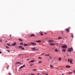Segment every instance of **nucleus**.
I'll return each instance as SVG.
<instances>
[{
  "label": "nucleus",
  "instance_id": "nucleus-1",
  "mask_svg": "<svg viewBox=\"0 0 75 75\" xmlns=\"http://www.w3.org/2000/svg\"><path fill=\"white\" fill-rule=\"evenodd\" d=\"M73 47H71V48H69L68 50V52H72V51H73Z\"/></svg>",
  "mask_w": 75,
  "mask_h": 75
},
{
  "label": "nucleus",
  "instance_id": "nucleus-2",
  "mask_svg": "<svg viewBox=\"0 0 75 75\" xmlns=\"http://www.w3.org/2000/svg\"><path fill=\"white\" fill-rule=\"evenodd\" d=\"M19 48H21V50H23L25 49L24 47H22L21 46H19Z\"/></svg>",
  "mask_w": 75,
  "mask_h": 75
},
{
  "label": "nucleus",
  "instance_id": "nucleus-3",
  "mask_svg": "<svg viewBox=\"0 0 75 75\" xmlns=\"http://www.w3.org/2000/svg\"><path fill=\"white\" fill-rule=\"evenodd\" d=\"M30 44H31L32 45H37V44L36 43H34V42H30Z\"/></svg>",
  "mask_w": 75,
  "mask_h": 75
},
{
  "label": "nucleus",
  "instance_id": "nucleus-4",
  "mask_svg": "<svg viewBox=\"0 0 75 75\" xmlns=\"http://www.w3.org/2000/svg\"><path fill=\"white\" fill-rule=\"evenodd\" d=\"M67 47V45H64L62 47L63 48H66Z\"/></svg>",
  "mask_w": 75,
  "mask_h": 75
},
{
  "label": "nucleus",
  "instance_id": "nucleus-5",
  "mask_svg": "<svg viewBox=\"0 0 75 75\" xmlns=\"http://www.w3.org/2000/svg\"><path fill=\"white\" fill-rule=\"evenodd\" d=\"M54 51L56 52H59V50H58V49L57 48L55 49L54 50Z\"/></svg>",
  "mask_w": 75,
  "mask_h": 75
},
{
  "label": "nucleus",
  "instance_id": "nucleus-6",
  "mask_svg": "<svg viewBox=\"0 0 75 75\" xmlns=\"http://www.w3.org/2000/svg\"><path fill=\"white\" fill-rule=\"evenodd\" d=\"M25 64H23V65L20 67L19 68H21V69L23 68H24V67H25Z\"/></svg>",
  "mask_w": 75,
  "mask_h": 75
},
{
  "label": "nucleus",
  "instance_id": "nucleus-7",
  "mask_svg": "<svg viewBox=\"0 0 75 75\" xmlns=\"http://www.w3.org/2000/svg\"><path fill=\"white\" fill-rule=\"evenodd\" d=\"M48 41V42H52L53 40H49Z\"/></svg>",
  "mask_w": 75,
  "mask_h": 75
},
{
  "label": "nucleus",
  "instance_id": "nucleus-8",
  "mask_svg": "<svg viewBox=\"0 0 75 75\" xmlns=\"http://www.w3.org/2000/svg\"><path fill=\"white\" fill-rule=\"evenodd\" d=\"M35 42H39V43H40V42H41V40H36L35 41Z\"/></svg>",
  "mask_w": 75,
  "mask_h": 75
},
{
  "label": "nucleus",
  "instance_id": "nucleus-9",
  "mask_svg": "<svg viewBox=\"0 0 75 75\" xmlns=\"http://www.w3.org/2000/svg\"><path fill=\"white\" fill-rule=\"evenodd\" d=\"M40 35H43V34H42V33H43V32L42 33L41 32V31H40Z\"/></svg>",
  "mask_w": 75,
  "mask_h": 75
},
{
  "label": "nucleus",
  "instance_id": "nucleus-10",
  "mask_svg": "<svg viewBox=\"0 0 75 75\" xmlns=\"http://www.w3.org/2000/svg\"><path fill=\"white\" fill-rule=\"evenodd\" d=\"M62 51L63 52H66V49H63L62 50Z\"/></svg>",
  "mask_w": 75,
  "mask_h": 75
},
{
  "label": "nucleus",
  "instance_id": "nucleus-11",
  "mask_svg": "<svg viewBox=\"0 0 75 75\" xmlns=\"http://www.w3.org/2000/svg\"><path fill=\"white\" fill-rule=\"evenodd\" d=\"M66 31L67 32H69V29L68 28H67L66 29Z\"/></svg>",
  "mask_w": 75,
  "mask_h": 75
},
{
  "label": "nucleus",
  "instance_id": "nucleus-12",
  "mask_svg": "<svg viewBox=\"0 0 75 75\" xmlns=\"http://www.w3.org/2000/svg\"><path fill=\"white\" fill-rule=\"evenodd\" d=\"M16 42H14L13 43L12 45H13V46H15V45H16Z\"/></svg>",
  "mask_w": 75,
  "mask_h": 75
},
{
  "label": "nucleus",
  "instance_id": "nucleus-13",
  "mask_svg": "<svg viewBox=\"0 0 75 75\" xmlns=\"http://www.w3.org/2000/svg\"><path fill=\"white\" fill-rule=\"evenodd\" d=\"M31 50H32L33 51H35V47L31 48Z\"/></svg>",
  "mask_w": 75,
  "mask_h": 75
},
{
  "label": "nucleus",
  "instance_id": "nucleus-14",
  "mask_svg": "<svg viewBox=\"0 0 75 75\" xmlns=\"http://www.w3.org/2000/svg\"><path fill=\"white\" fill-rule=\"evenodd\" d=\"M30 37H35V35L34 34H31Z\"/></svg>",
  "mask_w": 75,
  "mask_h": 75
},
{
  "label": "nucleus",
  "instance_id": "nucleus-15",
  "mask_svg": "<svg viewBox=\"0 0 75 75\" xmlns=\"http://www.w3.org/2000/svg\"><path fill=\"white\" fill-rule=\"evenodd\" d=\"M66 67L67 68H70L71 67V66L68 65H67L66 66Z\"/></svg>",
  "mask_w": 75,
  "mask_h": 75
},
{
  "label": "nucleus",
  "instance_id": "nucleus-16",
  "mask_svg": "<svg viewBox=\"0 0 75 75\" xmlns=\"http://www.w3.org/2000/svg\"><path fill=\"white\" fill-rule=\"evenodd\" d=\"M50 45H54L55 44L54 43H50Z\"/></svg>",
  "mask_w": 75,
  "mask_h": 75
},
{
  "label": "nucleus",
  "instance_id": "nucleus-17",
  "mask_svg": "<svg viewBox=\"0 0 75 75\" xmlns=\"http://www.w3.org/2000/svg\"><path fill=\"white\" fill-rule=\"evenodd\" d=\"M37 70V69H34L33 70V71H36Z\"/></svg>",
  "mask_w": 75,
  "mask_h": 75
},
{
  "label": "nucleus",
  "instance_id": "nucleus-18",
  "mask_svg": "<svg viewBox=\"0 0 75 75\" xmlns=\"http://www.w3.org/2000/svg\"><path fill=\"white\" fill-rule=\"evenodd\" d=\"M62 38L61 37L59 36L58 38V40H60V39H61Z\"/></svg>",
  "mask_w": 75,
  "mask_h": 75
},
{
  "label": "nucleus",
  "instance_id": "nucleus-19",
  "mask_svg": "<svg viewBox=\"0 0 75 75\" xmlns=\"http://www.w3.org/2000/svg\"><path fill=\"white\" fill-rule=\"evenodd\" d=\"M16 64H21V63L20 62H17Z\"/></svg>",
  "mask_w": 75,
  "mask_h": 75
},
{
  "label": "nucleus",
  "instance_id": "nucleus-20",
  "mask_svg": "<svg viewBox=\"0 0 75 75\" xmlns=\"http://www.w3.org/2000/svg\"><path fill=\"white\" fill-rule=\"evenodd\" d=\"M34 61H35V60H31L30 61V62H34Z\"/></svg>",
  "mask_w": 75,
  "mask_h": 75
},
{
  "label": "nucleus",
  "instance_id": "nucleus-21",
  "mask_svg": "<svg viewBox=\"0 0 75 75\" xmlns=\"http://www.w3.org/2000/svg\"><path fill=\"white\" fill-rule=\"evenodd\" d=\"M58 59L59 61H61V57H59L58 58Z\"/></svg>",
  "mask_w": 75,
  "mask_h": 75
},
{
  "label": "nucleus",
  "instance_id": "nucleus-22",
  "mask_svg": "<svg viewBox=\"0 0 75 75\" xmlns=\"http://www.w3.org/2000/svg\"><path fill=\"white\" fill-rule=\"evenodd\" d=\"M28 45V44H24V46H27V45Z\"/></svg>",
  "mask_w": 75,
  "mask_h": 75
},
{
  "label": "nucleus",
  "instance_id": "nucleus-23",
  "mask_svg": "<svg viewBox=\"0 0 75 75\" xmlns=\"http://www.w3.org/2000/svg\"><path fill=\"white\" fill-rule=\"evenodd\" d=\"M51 68H53V66L52 65H50Z\"/></svg>",
  "mask_w": 75,
  "mask_h": 75
},
{
  "label": "nucleus",
  "instance_id": "nucleus-24",
  "mask_svg": "<svg viewBox=\"0 0 75 75\" xmlns=\"http://www.w3.org/2000/svg\"><path fill=\"white\" fill-rule=\"evenodd\" d=\"M72 62V60H70V62L71 64H73V63Z\"/></svg>",
  "mask_w": 75,
  "mask_h": 75
},
{
  "label": "nucleus",
  "instance_id": "nucleus-25",
  "mask_svg": "<svg viewBox=\"0 0 75 75\" xmlns=\"http://www.w3.org/2000/svg\"><path fill=\"white\" fill-rule=\"evenodd\" d=\"M45 56H50V54H45Z\"/></svg>",
  "mask_w": 75,
  "mask_h": 75
},
{
  "label": "nucleus",
  "instance_id": "nucleus-26",
  "mask_svg": "<svg viewBox=\"0 0 75 75\" xmlns=\"http://www.w3.org/2000/svg\"><path fill=\"white\" fill-rule=\"evenodd\" d=\"M62 33L63 34H64V31H61Z\"/></svg>",
  "mask_w": 75,
  "mask_h": 75
},
{
  "label": "nucleus",
  "instance_id": "nucleus-27",
  "mask_svg": "<svg viewBox=\"0 0 75 75\" xmlns=\"http://www.w3.org/2000/svg\"><path fill=\"white\" fill-rule=\"evenodd\" d=\"M8 67H9V65H8L7 67V69H8Z\"/></svg>",
  "mask_w": 75,
  "mask_h": 75
},
{
  "label": "nucleus",
  "instance_id": "nucleus-28",
  "mask_svg": "<svg viewBox=\"0 0 75 75\" xmlns=\"http://www.w3.org/2000/svg\"><path fill=\"white\" fill-rule=\"evenodd\" d=\"M38 64H41V61H39L38 62Z\"/></svg>",
  "mask_w": 75,
  "mask_h": 75
},
{
  "label": "nucleus",
  "instance_id": "nucleus-29",
  "mask_svg": "<svg viewBox=\"0 0 75 75\" xmlns=\"http://www.w3.org/2000/svg\"><path fill=\"white\" fill-rule=\"evenodd\" d=\"M71 37H72V38L74 37V36H73V34L72 33H71Z\"/></svg>",
  "mask_w": 75,
  "mask_h": 75
},
{
  "label": "nucleus",
  "instance_id": "nucleus-30",
  "mask_svg": "<svg viewBox=\"0 0 75 75\" xmlns=\"http://www.w3.org/2000/svg\"><path fill=\"white\" fill-rule=\"evenodd\" d=\"M19 40L20 41H23V40H21V39H19Z\"/></svg>",
  "mask_w": 75,
  "mask_h": 75
},
{
  "label": "nucleus",
  "instance_id": "nucleus-31",
  "mask_svg": "<svg viewBox=\"0 0 75 75\" xmlns=\"http://www.w3.org/2000/svg\"><path fill=\"white\" fill-rule=\"evenodd\" d=\"M7 45H8V46H11L9 44H7Z\"/></svg>",
  "mask_w": 75,
  "mask_h": 75
},
{
  "label": "nucleus",
  "instance_id": "nucleus-32",
  "mask_svg": "<svg viewBox=\"0 0 75 75\" xmlns=\"http://www.w3.org/2000/svg\"><path fill=\"white\" fill-rule=\"evenodd\" d=\"M56 45H58V43H56Z\"/></svg>",
  "mask_w": 75,
  "mask_h": 75
},
{
  "label": "nucleus",
  "instance_id": "nucleus-33",
  "mask_svg": "<svg viewBox=\"0 0 75 75\" xmlns=\"http://www.w3.org/2000/svg\"><path fill=\"white\" fill-rule=\"evenodd\" d=\"M6 48H9V47L8 46H6Z\"/></svg>",
  "mask_w": 75,
  "mask_h": 75
},
{
  "label": "nucleus",
  "instance_id": "nucleus-34",
  "mask_svg": "<svg viewBox=\"0 0 75 75\" xmlns=\"http://www.w3.org/2000/svg\"><path fill=\"white\" fill-rule=\"evenodd\" d=\"M23 43H21L20 44V45H23Z\"/></svg>",
  "mask_w": 75,
  "mask_h": 75
},
{
  "label": "nucleus",
  "instance_id": "nucleus-35",
  "mask_svg": "<svg viewBox=\"0 0 75 75\" xmlns=\"http://www.w3.org/2000/svg\"><path fill=\"white\" fill-rule=\"evenodd\" d=\"M68 62H70V61H71V60L69 59H68Z\"/></svg>",
  "mask_w": 75,
  "mask_h": 75
},
{
  "label": "nucleus",
  "instance_id": "nucleus-36",
  "mask_svg": "<svg viewBox=\"0 0 75 75\" xmlns=\"http://www.w3.org/2000/svg\"><path fill=\"white\" fill-rule=\"evenodd\" d=\"M73 73H74L75 74V70H74L73 71Z\"/></svg>",
  "mask_w": 75,
  "mask_h": 75
},
{
  "label": "nucleus",
  "instance_id": "nucleus-37",
  "mask_svg": "<svg viewBox=\"0 0 75 75\" xmlns=\"http://www.w3.org/2000/svg\"><path fill=\"white\" fill-rule=\"evenodd\" d=\"M42 58L40 57H39V59H42Z\"/></svg>",
  "mask_w": 75,
  "mask_h": 75
},
{
  "label": "nucleus",
  "instance_id": "nucleus-38",
  "mask_svg": "<svg viewBox=\"0 0 75 75\" xmlns=\"http://www.w3.org/2000/svg\"><path fill=\"white\" fill-rule=\"evenodd\" d=\"M6 51H7V52H10V50H7Z\"/></svg>",
  "mask_w": 75,
  "mask_h": 75
},
{
  "label": "nucleus",
  "instance_id": "nucleus-39",
  "mask_svg": "<svg viewBox=\"0 0 75 75\" xmlns=\"http://www.w3.org/2000/svg\"><path fill=\"white\" fill-rule=\"evenodd\" d=\"M69 74H72V72H69Z\"/></svg>",
  "mask_w": 75,
  "mask_h": 75
},
{
  "label": "nucleus",
  "instance_id": "nucleus-40",
  "mask_svg": "<svg viewBox=\"0 0 75 75\" xmlns=\"http://www.w3.org/2000/svg\"><path fill=\"white\" fill-rule=\"evenodd\" d=\"M31 75H35V74H31Z\"/></svg>",
  "mask_w": 75,
  "mask_h": 75
},
{
  "label": "nucleus",
  "instance_id": "nucleus-41",
  "mask_svg": "<svg viewBox=\"0 0 75 75\" xmlns=\"http://www.w3.org/2000/svg\"><path fill=\"white\" fill-rule=\"evenodd\" d=\"M0 42H2V40H0Z\"/></svg>",
  "mask_w": 75,
  "mask_h": 75
},
{
  "label": "nucleus",
  "instance_id": "nucleus-42",
  "mask_svg": "<svg viewBox=\"0 0 75 75\" xmlns=\"http://www.w3.org/2000/svg\"><path fill=\"white\" fill-rule=\"evenodd\" d=\"M8 74H9V75H11V73H8Z\"/></svg>",
  "mask_w": 75,
  "mask_h": 75
},
{
  "label": "nucleus",
  "instance_id": "nucleus-43",
  "mask_svg": "<svg viewBox=\"0 0 75 75\" xmlns=\"http://www.w3.org/2000/svg\"><path fill=\"white\" fill-rule=\"evenodd\" d=\"M50 58H51V59H52V57H51V56H50Z\"/></svg>",
  "mask_w": 75,
  "mask_h": 75
},
{
  "label": "nucleus",
  "instance_id": "nucleus-44",
  "mask_svg": "<svg viewBox=\"0 0 75 75\" xmlns=\"http://www.w3.org/2000/svg\"><path fill=\"white\" fill-rule=\"evenodd\" d=\"M2 53V52L1 51H0V54H1Z\"/></svg>",
  "mask_w": 75,
  "mask_h": 75
},
{
  "label": "nucleus",
  "instance_id": "nucleus-45",
  "mask_svg": "<svg viewBox=\"0 0 75 75\" xmlns=\"http://www.w3.org/2000/svg\"><path fill=\"white\" fill-rule=\"evenodd\" d=\"M31 45V44H28V45Z\"/></svg>",
  "mask_w": 75,
  "mask_h": 75
},
{
  "label": "nucleus",
  "instance_id": "nucleus-46",
  "mask_svg": "<svg viewBox=\"0 0 75 75\" xmlns=\"http://www.w3.org/2000/svg\"><path fill=\"white\" fill-rule=\"evenodd\" d=\"M30 66H33V64L30 65Z\"/></svg>",
  "mask_w": 75,
  "mask_h": 75
},
{
  "label": "nucleus",
  "instance_id": "nucleus-47",
  "mask_svg": "<svg viewBox=\"0 0 75 75\" xmlns=\"http://www.w3.org/2000/svg\"><path fill=\"white\" fill-rule=\"evenodd\" d=\"M35 50H38V49H35Z\"/></svg>",
  "mask_w": 75,
  "mask_h": 75
},
{
  "label": "nucleus",
  "instance_id": "nucleus-48",
  "mask_svg": "<svg viewBox=\"0 0 75 75\" xmlns=\"http://www.w3.org/2000/svg\"><path fill=\"white\" fill-rule=\"evenodd\" d=\"M37 75H40V73L37 74Z\"/></svg>",
  "mask_w": 75,
  "mask_h": 75
},
{
  "label": "nucleus",
  "instance_id": "nucleus-49",
  "mask_svg": "<svg viewBox=\"0 0 75 75\" xmlns=\"http://www.w3.org/2000/svg\"><path fill=\"white\" fill-rule=\"evenodd\" d=\"M67 55L68 56H69V54H67Z\"/></svg>",
  "mask_w": 75,
  "mask_h": 75
},
{
  "label": "nucleus",
  "instance_id": "nucleus-50",
  "mask_svg": "<svg viewBox=\"0 0 75 75\" xmlns=\"http://www.w3.org/2000/svg\"><path fill=\"white\" fill-rule=\"evenodd\" d=\"M44 54L42 53V54H41V55H44Z\"/></svg>",
  "mask_w": 75,
  "mask_h": 75
},
{
  "label": "nucleus",
  "instance_id": "nucleus-51",
  "mask_svg": "<svg viewBox=\"0 0 75 75\" xmlns=\"http://www.w3.org/2000/svg\"><path fill=\"white\" fill-rule=\"evenodd\" d=\"M11 35L10 34V37H11Z\"/></svg>",
  "mask_w": 75,
  "mask_h": 75
},
{
  "label": "nucleus",
  "instance_id": "nucleus-52",
  "mask_svg": "<svg viewBox=\"0 0 75 75\" xmlns=\"http://www.w3.org/2000/svg\"><path fill=\"white\" fill-rule=\"evenodd\" d=\"M45 75H48V74H46Z\"/></svg>",
  "mask_w": 75,
  "mask_h": 75
},
{
  "label": "nucleus",
  "instance_id": "nucleus-53",
  "mask_svg": "<svg viewBox=\"0 0 75 75\" xmlns=\"http://www.w3.org/2000/svg\"><path fill=\"white\" fill-rule=\"evenodd\" d=\"M5 41V42H7V41Z\"/></svg>",
  "mask_w": 75,
  "mask_h": 75
},
{
  "label": "nucleus",
  "instance_id": "nucleus-54",
  "mask_svg": "<svg viewBox=\"0 0 75 75\" xmlns=\"http://www.w3.org/2000/svg\"><path fill=\"white\" fill-rule=\"evenodd\" d=\"M28 59H27V60H28Z\"/></svg>",
  "mask_w": 75,
  "mask_h": 75
},
{
  "label": "nucleus",
  "instance_id": "nucleus-55",
  "mask_svg": "<svg viewBox=\"0 0 75 75\" xmlns=\"http://www.w3.org/2000/svg\"><path fill=\"white\" fill-rule=\"evenodd\" d=\"M45 34H46V33H45Z\"/></svg>",
  "mask_w": 75,
  "mask_h": 75
},
{
  "label": "nucleus",
  "instance_id": "nucleus-56",
  "mask_svg": "<svg viewBox=\"0 0 75 75\" xmlns=\"http://www.w3.org/2000/svg\"><path fill=\"white\" fill-rule=\"evenodd\" d=\"M64 57H65L64 56Z\"/></svg>",
  "mask_w": 75,
  "mask_h": 75
}]
</instances>
